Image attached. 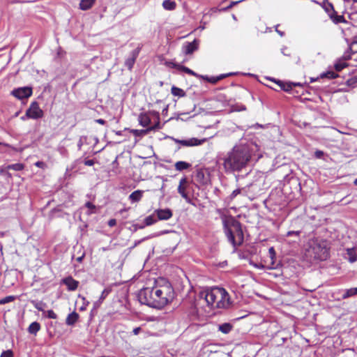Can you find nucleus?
<instances>
[{"mask_svg":"<svg viewBox=\"0 0 357 357\" xmlns=\"http://www.w3.org/2000/svg\"><path fill=\"white\" fill-rule=\"evenodd\" d=\"M251 158L247 147L235 146L222 158L223 167L227 173L240 172L244 168Z\"/></svg>","mask_w":357,"mask_h":357,"instance_id":"obj_1","label":"nucleus"},{"mask_svg":"<svg viewBox=\"0 0 357 357\" xmlns=\"http://www.w3.org/2000/svg\"><path fill=\"white\" fill-rule=\"evenodd\" d=\"M199 297L205 301L209 307L213 309H226L229 307L232 303L227 291L220 287L204 290L200 292Z\"/></svg>","mask_w":357,"mask_h":357,"instance_id":"obj_2","label":"nucleus"},{"mask_svg":"<svg viewBox=\"0 0 357 357\" xmlns=\"http://www.w3.org/2000/svg\"><path fill=\"white\" fill-rule=\"evenodd\" d=\"M223 229L228 241L233 246L240 245L243 242L244 235L239 221L231 215H221Z\"/></svg>","mask_w":357,"mask_h":357,"instance_id":"obj_3","label":"nucleus"},{"mask_svg":"<svg viewBox=\"0 0 357 357\" xmlns=\"http://www.w3.org/2000/svg\"><path fill=\"white\" fill-rule=\"evenodd\" d=\"M155 292V305L158 309H161L167 305L174 298V290L169 282H166L162 285H156L154 287Z\"/></svg>","mask_w":357,"mask_h":357,"instance_id":"obj_4","label":"nucleus"},{"mask_svg":"<svg viewBox=\"0 0 357 357\" xmlns=\"http://www.w3.org/2000/svg\"><path fill=\"white\" fill-rule=\"evenodd\" d=\"M155 287L149 288L146 287L139 291L137 297L139 301L144 305H149L151 307L158 308V305H155L157 298H155Z\"/></svg>","mask_w":357,"mask_h":357,"instance_id":"obj_5","label":"nucleus"},{"mask_svg":"<svg viewBox=\"0 0 357 357\" xmlns=\"http://www.w3.org/2000/svg\"><path fill=\"white\" fill-rule=\"evenodd\" d=\"M43 116V111L40 108L37 102L31 103L29 107L26 111V117L33 119H38Z\"/></svg>","mask_w":357,"mask_h":357,"instance_id":"obj_6","label":"nucleus"},{"mask_svg":"<svg viewBox=\"0 0 357 357\" xmlns=\"http://www.w3.org/2000/svg\"><path fill=\"white\" fill-rule=\"evenodd\" d=\"M190 188V183L186 177H183L180 181L177 188L178 192L181 196L188 202L191 203V199L189 197L187 191Z\"/></svg>","mask_w":357,"mask_h":357,"instance_id":"obj_7","label":"nucleus"},{"mask_svg":"<svg viewBox=\"0 0 357 357\" xmlns=\"http://www.w3.org/2000/svg\"><path fill=\"white\" fill-rule=\"evenodd\" d=\"M32 88L29 86L17 88L12 91L11 94L17 99L27 98L32 95Z\"/></svg>","mask_w":357,"mask_h":357,"instance_id":"obj_8","label":"nucleus"},{"mask_svg":"<svg viewBox=\"0 0 357 357\" xmlns=\"http://www.w3.org/2000/svg\"><path fill=\"white\" fill-rule=\"evenodd\" d=\"M140 50V47H137L135 50H132L130 52L129 56L126 59L125 66L129 70H131L132 69L135 61L139 56Z\"/></svg>","mask_w":357,"mask_h":357,"instance_id":"obj_9","label":"nucleus"},{"mask_svg":"<svg viewBox=\"0 0 357 357\" xmlns=\"http://www.w3.org/2000/svg\"><path fill=\"white\" fill-rule=\"evenodd\" d=\"M176 143H178L184 146H199L207 141L206 138H204L202 139H198L197 138H191L188 140H180V139H174Z\"/></svg>","mask_w":357,"mask_h":357,"instance_id":"obj_10","label":"nucleus"},{"mask_svg":"<svg viewBox=\"0 0 357 357\" xmlns=\"http://www.w3.org/2000/svg\"><path fill=\"white\" fill-rule=\"evenodd\" d=\"M198 46L199 42L197 40H194L191 43L187 42L185 44H183L182 47L183 52L186 55L192 54L195 51H196L198 49Z\"/></svg>","mask_w":357,"mask_h":357,"instance_id":"obj_11","label":"nucleus"},{"mask_svg":"<svg viewBox=\"0 0 357 357\" xmlns=\"http://www.w3.org/2000/svg\"><path fill=\"white\" fill-rule=\"evenodd\" d=\"M315 252L314 257L319 260H325L328 257V251L325 247H321L320 245H314L312 247Z\"/></svg>","mask_w":357,"mask_h":357,"instance_id":"obj_12","label":"nucleus"},{"mask_svg":"<svg viewBox=\"0 0 357 357\" xmlns=\"http://www.w3.org/2000/svg\"><path fill=\"white\" fill-rule=\"evenodd\" d=\"M155 213H156L158 220H167L173 215L172 211L169 208L158 209L155 211Z\"/></svg>","mask_w":357,"mask_h":357,"instance_id":"obj_13","label":"nucleus"},{"mask_svg":"<svg viewBox=\"0 0 357 357\" xmlns=\"http://www.w3.org/2000/svg\"><path fill=\"white\" fill-rule=\"evenodd\" d=\"M62 283L67 286L68 291L76 290L79 285V282L73 279L71 276L63 278Z\"/></svg>","mask_w":357,"mask_h":357,"instance_id":"obj_14","label":"nucleus"},{"mask_svg":"<svg viewBox=\"0 0 357 357\" xmlns=\"http://www.w3.org/2000/svg\"><path fill=\"white\" fill-rule=\"evenodd\" d=\"M153 112H149V113H142L139 116V124L143 127H147L151 123V118L149 116V114L152 113Z\"/></svg>","mask_w":357,"mask_h":357,"instance_id":"obj_15","label":"nucleus"},{"mask_svg":"<svg viewBox=\"0 0 357 357\" xmlns=\"http://www.w3.org/2000/svg\"><path fill=\"white\" fill-rule=\"evenodd\" d=\"M144 192V190H137L132 192L129 195L128 199L132 203L139 202L142 199Z\"/></svg>","mask_w":357,"mask_h":357,"instance_id":"obj_16","label":"nucleus"},{"mask_svg":"<svg viewBox=\"0 0 357 357\" xmlns=\"http://www.w3.org/2000/svg\"><path fill=\"white\" fill-rule=\"evenodd\" d=\"M195 180L199 184L204 185L208 181V178L206 176L205 173L203 170H198L195 174Z\"/></svg>","mask_w":357,"mask_h":357,"instance_id":"obj_17","label":"nucleus"},{"mask_svg":"<svg viewBox=\"0 0 357 357\" xmlns=\"http://www.w3.org/2000/svg\"><path fill=\"white\" fill-rule=\"evenodd\" d=\"M79 315L76 312L69 314L66 319V324L68 326H73L79 319Z\"/></svg>","mask_w":357,"mask_h":357,"instance_id":"obj_18","label":"nucleus"},{"mask_svg":"<svg viewBox=\"0 0 357 357\" xmlns=\"http://www.w3.org/2000/svg\"><path fill=\"white\" fill-rule=\"evenodd\" d=\"M276 83L280 86L281 89L287 92L290 91L293 86L300 85L299 83L283 82L282 81H278Z\"/></svg>","mask_w":357,"mask_h":357,"instance_id":"obj_19","label":"nucleus"},{"mask_svg":"<svg viewBox=\"0 0 357 357\" xmlns=\"http://www.w3.org/2000/svg\"><path fill=\"white\" fill-rule=\"evenodd\" d=\"M96 0H81L79 3V8L82 10L90 9L95 3Z\"/></svg>","mask_w":357,"mask_h":357,"instance_id":"obj_20","label":"nucleus"},{"mask_svg":"<svg viewBox=\"0 0 357 357\" xmlns=\"http://www.w3.org/2000/svg\"><path fill=\"white\" fill-rule=\"evenodd\" d=\"M323 8L325 10V11L328 13V16L333 15L335 14V10H334L333 5L328 1H324L322 4Z\"/></svg>","mask_w":357,"mask_h":357,"instance_id":"obj_21","label":"nucleus"},{"mask_svg":"<svg viewBox=\"0 0 357 357\" xmlns=\"http://www.w3.org/2000/svg\"><path fill=\"white\" fill-rule=\"evenodd\" d=\"M162 7L167 10H174L176 7V3L172 0H165L162 2Z\"/></svg>","mask_w":357,"mask_h":357,"instance_id":"obj_22","label":"nucleus"},{"mask_svg":"<svg viewBox=\"0 0 357 357\" xmlns=\"http://www.w3.org/2000/svg\"><path fill=\"white\" fill-rule=\"evenodd\" d=\"M40 329V325L39 323L34 321L31 323L29 328H28V332L30 334L36 335Z\"/></svg>","mask_w":357,"mask_h":357,"instance_id":"obj_23","label":"nucleus"},{"mask_svg":"<svg viewBox=\"0 0 357 357\" xmlns=\"http://www.w3.org/2000/svg\"><path fill=\"white\" fill-rule=\"evenodd\" d=\"M190 164L184 161H178L175 163V169L178 171H183L188 169Z\"/></svg>","mask_w":357,"mask_h":357,"instance_id":"obj_24","label":"nucleus"},{"mask_svg":"<svg viewBox=\"0 0 357 357\" xmlns=\"http://www.w3.org/2000/svg\"><path fill=\"white\" fill-rule=\"evenodd\" d=\"M268 254H269V257L271 258V264L270 266H268V269H273L274 268V264H275V256H276V252L275 251V249L273 247H271L269 249H268Z\"/></svg>","mask_w":357,"mask_h":357,"instance_id":"obj_25","label":"nucleus"},{"mask_svg":"<svg viewBox=\"0 0 357 357\" xmlns=\"http://www.w3.org/2000/svg\"><path fill=\"white\" fill-rule=\"evenodd\" d=\"M355 295H357V287L347 289L342 294V298L347 299Z\"/></svg>","mask_w":357,"mask_h":357,"instance_id":"obj_26","label":"nucleus"},{"mask_svg":"<svg viewBox=\"0 0 357 357\" xmlns=\"http://www.w3.org/2000/svg\"><path fill=\"white\" fill-rule=\"evenodd\" d=\"M31 304L34 306L36 309H37L38 311H44V307L46 306V304L43 303V301H31Z\"/></svg>","mask_w":357,"mask_h":357,"instance_id":"obj_27","label":"nucleus"},{"mask_svg":"<svg viewBox=\"0 0 357 357\" xmlns=\"http://www.w3.org/2000/svg\"><path fill=\"white\" fill-rule=\"evenodd\" d=\"M231 329L232 326L228 323H225L219 326V330L225 334L229 333L231 331Z\"/></svg>","mask_w":357,"mask_h":357,"instance_id":"obj_28","label":"nucleus"},{"mask_svg":"<svg viewBox=\"0 0 357 357\" xmlns=\"http://www.w3.org/2000/svg\"><path fill=\"white\" fill-rule=\"evenodd\" d=\"M171 90L172 93L175 96L183 97L185 95V91L180 88L172 86Z\"/></svg>","mask_w":357,"mask_h":357,"instance_id":"obj_29","label":"nucleus"},{"mask_svg":"<svg viewBox=\"0 0 357 357\" xmlns=\"http://www.w3.org/2000/svg\"><path fill=\"white\" fill-rule=\"evenodd\" d=\"M330 18L335 24H339V23L345 22H346V20H344V16L337 15L336 12H335V15H331Z\"/></svg>","mask_w":357,"mask_h":357,"instance_id":"obj_30","label":"nucleus"},{"mask_svg":"<svg viewBox=\"0 0 357 357\" xmlns=\"http://www.w3.org/2000/svg\"><path fill=\"white\" fill-rule=\"evenodd\" d=\"M130 132L132 133L136 137H141V136L146 135L149 132V129H146V130L132 129L130 130Z\"/></svg>","mask_w":357,"mask_h":357,"instance_id":"obj_31","label":"nucleus"},{"mask_svg":"<svg viewBox=\"0 0 357 357\" xmlns=\"http://www.w3.org/2000/svg\"><path fill=\"white\" fill-rule=\"evenodd\" d=\"M179 70L183 71L185 73L189 74L190 75H193L195 77H199V75L196 73H195L193 70H192L191 69L188 68V67H185L182 65L180 66Z\"/></svg>","mask_w":357,"mask_h":357,"instance_id":"obj_32","label":"nucleus"},{"mask_svg":"<svg viewBox=\"0 0 357 357\" xmlns=\"http://www.w3.org/2000/svg\"><path fill=\"white\" fill-rule=\"evenodd\" d=\"M8 169H13L15 171H21L24 169V165L21 163H15L8 165Z\"/></svg>","mask_w":357,"mask_h":357,"instance_id":"obj_33","label":"nucleus"},{"mask_svg":"<svg viewBox=\"0 0 357 357\" xmlns=\"http://www.w3.org/2000/svg\"><path fill=\"white\" fill-rule=\"evenodd\" d=\"M165 65L167 66V67H169V68H176L177 70H179V67L181 66V64H178V63H174L172 61H166L165 62Z\"/></svg>","mask_w":357,"mask_h":357,"instance_id":"obj_34","label":"nucleus"},{"mask_svg":"<svg viewBox=\"0 0 357 357\" xmlns=\"http://www.w3.org/2000/svg\"><path fill=\"white\" fill-rule=\"evenodd\" d=\"M153 114L154 115H156L157 116V118H158V122L153 126L151 127H149L148 129H149V131L150 130H157V129H159L160 128V121H159V114L158 112H152Z\"/></svg>","mask_w":357,"mask_h":357,"instance_id":"obj_35","label":"nucleus"},{"mask_svg":"<svg viewBox=\"0 0 357 357\" xmlns=\"http://www.w3.org/2000/svg\"><path fill=\"white\" fill-rule=\"evenodd\" d=\"M14 300H15V296H6L2 299H0V305L8 303L10 302L13 301Z\"/></svg>","mask_w":357,"mask_h":357,"instance_id":"obj_36","label":"nucleus"},{"mask_svg":"<svg viewBox=\"0 0 357 357\" xmlns=\"http://www.w3.org/2000/svg\"><path fill=\"white\" fill-rule=\"evenodd\" d=\"M322 77H326V78H328V79H334L335 77H337V75L333 72V71H328L326 73H324L322 75H321Z\"/></svg>","mask_w":357,"mask_h":357,"instance_id":"obj_37","label":"nucleus"},{"mask_svg":"<svg viewBox=\"0 0 357 357\" xmlns=\"http://www.w3.org/2000/svg\"><path fill=\"white\" fill-rule=\"evenodd\" d=\"M144 222L147 226H149V225H151L154 224L155 222H156V220L154 219V218L153 216L149 215V216H147L144 219Z\"/></svg>","mask_w":357,"mask_h":357,"instance_id":"obj_38","label":"nucleus"},{"mask_svg":"<svg viewBox=\"0 0 357 357\" xmlns=\"http://www.w3.org/2000/svg\"><path fill=\"white\" fill-rule=\"evenodd\" d=\"M45 312L47 313V317L50 319H55L57 318L56 314L52 310H47Z\"/></svg>","mask_w":357,"mask_h":357,"instance_id":"obj_39","label":"nucleus"},{"mask_svg":"<svg viewBox=\"0 0 357 357\" xmlns=\"http://www.w3.org/2000/svg\"><path fill=\"white\" fill-rule=\"evenodd\" d=\"M0 357H13V352L10 349L3 351Z\"/></svg>","mask_w":357,"mask_h":357,"instance_id":"obj_40","label":"nucleus"},{"mask_svg":"<svg viewBox=\"0 0 357 357\" xmlns=\"http://www.w3.org/2000/svg\"><path fill=\"white\" fill-rule=\"evenodd\" d=\"M347 65L345 63H339L335 65V69L337 71H341L343 68H344Z\"/></svg>","mask_w":357,"mask_h":357,"instance_id":"obj_41","label":"nucleus"},{"mask_svg":"<svg viewBox=\"0 0 357 357\" xmlns=\"http://www.w3.org/2000/svg\"><path fill=\"white\" fill-rule=\"evenodd\" d=\"M201 77L204 79H206L207 81H208L209 82L213 83V84H215L216 82H218V79H217L216 77H208L201 76Z\"/></svg>","mask_w":357,"mask_h":357,"instance_id":"obj_42","label":"nucleus"},{"mask_svg":"<svg viewBox=\"0 0 357 357\" xmlns=\"http://www.w3.org/2000/svg\"><path fill=\"white\" fill-rule=\"evenodd\" d=\"M241 189H236L234 190L230 195L229 196V198L230 199H234L237 195H238L239 194H241Z\"/></svg>","mask_w":357,"mask_h":357,"instance_id":"obj_43","label":"nucleus"},{"mask_svg":"<svg viewBox=\"0 0 357 357\" xmlns=\"http://www.w3.org/2000/svg\"><path fill=\"white\" fill-rule=\"evenodd\" d=\"M353 252H354V250L352 249H348L347 250V253H348V255H350V258H349V261L350 262H354V261H356L357 260L356 257L352 256Z\"/></svg>","mask_w":357,"mask_h":357,"instance_id":"obj_44","label":"nucleus"},{"mask_svg":"<svg viewBox=\"0 0 357 357\" xmlns=\"http://www.w3.org/2000/svg\"><path fill=\"white\" fill-rule=\"evenodd\" d=\"M301 234V231H289L287 233L286 236L289 237L291 236H299Z\"/></svg>","mask_w":357,"mask_h":357,"instance_id":"obj_45","label":"nucleus"},{"mask_svg":"<svg viewBox=\"0 0 357 357\" xmlns=\"http://www.w3.org/2000/svg\"><path fill=\"white\" fill-rule=\"evenodd\" d=\"M324 155V151H320V150H317L315 152H314V157L316 158H318V159H320Z\"/></svg>","mask_w":357,"mask_h":357,"instance_id":"obj_46","label":"nucleus"},{"mask_svg":"<svg viewBox=\"0 0 357 357\" xmlns=\"http://www.w3.org/2000/svg\"><path fill=\"white\" fill-rule=\"evenodd\" d=\"M85 206L90 210H93L96 208V206L93 204L91 202H88L85 204Z\"/></svg>","mask_w":357,"mask_h":357,"instance_id":"obj_47","label":"nucleus"},{"mask_svg":"<svg viewBox=\"0 0 357 357\" xmlns=\"http://www.w3.org/2000/svg\"><path fill=\"white\" fill-rule=\"evenodd\" d=\"M84 163L86 166H92L94 165L95 162L93 160H85Z\"/></svg>","mask_w":357,"mask_h":357,"instance_id":"obj_48","label":"nucleus"},{"mask_svg":"<svg viewBox=\"0 0 357 357\" xmlns=\"http://www.w3.org/2000/svg\"><path fill=\"white\" fill-rule=\"evenodd\" d=\"M35 165L38 167H40V168H44L46 165L45 162H43V161H38L35 163Z\"/></svg>","mask_w":357,"mask_h":357,"instance_id":"obj_49","label":"nucleus"},{"mask_svg":"<svg viewBox=\"0 0 357 357\" xmlns=\"http://www.w3.org/2000/svg\"><path fill=\"white\" fill-rule=\"evenodd\" d=\"M116 225V220L115 219H110L109 221H108V225L109 227H114Z\"/></svg>","mask_w":357,"mask_h":357,"instance_id":"obj_50","label":"nucleus"},{"mask_svg":"<svg viewBox=\"0 0 357 357\" xmlns=\"http://www.w3.org/2000/svg\"><path fill=\"white\" fill-rule=\"evenodd\" d=\"M231 74H222V75H219V76H218L216 77H217V79H218V81H220V80L222 79L223 78H225V77H227V76H229Z\"/></svg>","mask_w":357,"mask_h":357,"instance_id":"obj_51","label":"nucleus"},{"mask_svg":"<svg viewBox=\"0 0 357 357\" xmlns=\"http://www.w3.org/2000/svg\"><path fill=\"white\" fill-rule=\"evenodd\" d=\"M278 26L279 25H277L275 26V31L280 36H284V33L281 31L280 30H278Z\"/></svg>","mask_w":357,"mask_h":357,"instance_id":"obj_52","label":"nucleus"},{"mask_svg":"<svg viewBox=\"0 0 357 357\" xmlns=\"http://www.w3.org/2000/svg\"><path fill=\"white\" fill-rule=\"evenodd\" d=\"M96 122L99 123V124H101V125H105L106 123V121L104 119H96Z\"/></svg>","mask_w":357,"mask_h":357,"instance_id":"obj_53","label":"nucleus"},{"mask_svg":"<svg viewBox=\"0 0 357 357\" xmlns=\"http://www.w3.org/2000/svg\"><path fill=\"white\" fill-rule=\"evenodd\" d=\"M107 294V293H106V290H104V291L102 292V294H101V296H100V301L104 300V299L105 298V296H106Z\"/></svg>","mask_w":357,"mask_h":357,"instance_id":"obj_54","label":"nucleus"},{"mask_svg":"<svg viewBox=\"0 0 357 357\" xmlns=\"http://www.w3.org/2000/svg\"><path fill=\"white\" fill-rule=\"evenodd\" d=\"M140 331L141 328L137 327L133 329L132 333H134V335H138Z\"/></svg>","mask_w":357,"mask_h":357,"instance_id":"obj_55","label":"nucleus"},{"mask_svg":"<svg viewBox=\"0 0 357 357\" xmlns=\"http://www.w3.org/2000/svg\"><path fill=\"white\" fill-rule=\"evenodd\" d=\"M287 47H284L282 49V53L284 55V56H290V54L289 53H287Z\"/></svg>","mask_w":357,"mask_h":357,"instance_id":"obj_56","label":"nucleus"},{"mask_svg":"<svg viewBox=\"0 0 357 357\" xmlns=\"http://www.w3.org/2000/svg\"><path fill=\"white\" fill-rule=\"evenodd\" d=\"M115 133H116V135H122V131H121V130L116 131V132H115Z\"/></svg>","mask_w":357,"mask_h":357,"instance_id":"obj_57","label":"nucleus"},{"mask_svg":"<svg viewBox=\"0 0 357 357\" xmlns=\"http://www.w3.org/2000/svg\"><path fill=\"white\" fill-rule=\"evenodd\" d=\"M26 119H29V118L26 117V114L21 117V119L23 120V121L26 120Z\"/></svg>","mask_w":357,"mask_h":357,"instance_id":"obj_58","label":"nucleus"},{"mask_svg":"<svg viewBox=\"0 0 357 357\" xmlns=\"http://www.w3.org/2000/svg\"><path fill=\"white\" fill-rule=\"evenodd\" d=\"M141 241H136L134 244V246L133 247H135L137 246L139 243H140Z\"/></svg>","mask_w":357,"mask_h":357,"instance_id":"obj_59","label":"nucleus"},{"mask_svg":"<svg viewBox=\"0 0 357 357\" xmlns=\"http://www.w3.org/2000/svg\"><path fill=\"white\" fill-rule=\"evenodd\" d=\"M82 257H78V258H77V261H82Z\"/></svg>","mask_w":357,"mask_h":357,"instance_id":"obj_60","label":"nucleus"},{"mask_svg":"<svg viewBox=\"0 0 357 357\" xmlns=\"http://www.w3.org/2000/svg\"><path fill=\"white\" fill-rule=\"evenodd\" d=\"M354 184L357 185V178L354 181Z\"/></svg>","mask_w":357,"mask_h":357,"instance_id":"obj_61","label":"nucleus"},{"mask_svg":"<svg viewBox=\"0 0 357 357\" xmlns=\"http://www.w3.org/2000/svg\"><path fill=\"white\" fill-rule=\"evenodd\" d=\"M217 211H218V213H220V212H221V210H220V209H218V210H217Z\"/></svg>","mask_w":357,"mask_h":357,"instance_id":"obj_62","label":"nucleus"},{"mask_svg":"<svg viewBox=\"0 0 357 357\" xmlns=\"http://www.w3.org/2000/svg\"><path fill=\"white\" fill-rule=\"evenodd\" d=\"M354 2H357V0H353Z\"/></svg>","mask_w":357,"mask_h":357,"instance_id":"obj_63","label":"nucleus"}]
</instances>
